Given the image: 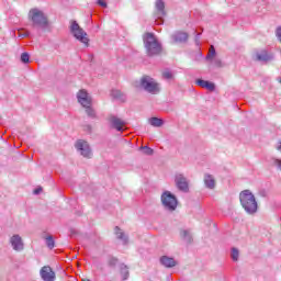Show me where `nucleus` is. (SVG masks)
I'll list each match as a JSON object with an SVG mask.
<instances>
[{
    "instance_id": "obj_1",
    "label": "nucleus",
    "mask_w": 281,
    "mask_h": 281,
    "mask_svg": "<svg viewBox=\"0 0 281 281\" xmlns=\"http://www.w3.org/2000/svg\"><path fill=\"white\" fill-rule=\"evenodd\" d=\"M136 89H142L146 91V93H150L151 95H157L161 91V86L157 82V80L148 75H144L139 81L135 82Z\"/></svg>"
},
{
    "instance_id": "obj_2",
    "label": "nucleus",
    "mask_w": 281,
    "mask_h": 281,
    "mask_svg": "<svg viewBox=\"0 0 281 281\" xmlns=\"http://www.w3.org/2000/svg\"><path fill=\"white\" fill-rule=\"evenodd\" d=\"M143 43L147 56H159L161 54V43L153 33H145L143 35Z\"/></svg>"
},
{
    "instance_id": "obj_3",
    "label": "nucleus",
    "mask_w": 281,
    "mask_h": 281,
    "mask_svg": "<svg viewBox=\"0 0 281 281\" xmlns=\"http://www.w3.org/2000/svg\"><path fill=\"white\" fill-rule=\"evenodd\" d=\"M239 201L241 207L248 214H256L258 212V202L256 195L250 190H244L239 193Z\"/></svg>"
},
{
    "instance_id": "obj_4",
    "label": "nucleus",
    "mask_w": 281,
    "mask_h": 281,
    "mask_svg": "<svg viewBox=\"0 0 281 281\" xmlns=\"http://www.w3.org/2000/svg\"><path fill=\"white\" fill-rule=\"evenodd\" d=\"M29 19L33 23V27H41V30H47L49 27V20L47 15L38 9H31L29 12Z\"/></svg>"
},
{
    "instance_id": "obj_5",
    "label": "nucleus",
    "mask_w": 281,
    "mask_h": 281,
    "mask_svg": "<svg viewBox=\"0 0 281 281\" xmlns=\"http://www.w3.org/2000/svg\"><path fill=\"white\" fill-rule=\"evenodd\" d=\"M70 33L79 43H82L86 47H89V36L85 29L80 27V24L76 21L70 22Z\"/></svg>"
},
{
    "instance_id": "obj_6",
    "label": "nucleus",
    "mask_w": 281,
    "mask_h": 281,
    "mask_svg": "<svg viewBox=\"0 0 281 281\" xmlns=\"http://www.w3.org/2000/svg\"><path fill=\"white\" fill-rule=\"evenodd\" d=\"M160 201L167 212H175V210H177V206L179 205L177 196L170 191H165L160 196Z\"/></svg>"
},
{
    "instance_id": "obj_7",
    "label": "nucleus",
    "mask_w": 281,
    "mask_h": 281,
    "mask_svg": "<svg viewBox=\"0 0 281 281\" xmlns=\"http://www.w3.org/2000/svg\"><path fill=\"white\" fill-rule=\"evenodd\" d=\"M175 186L177 190L180 192H184V194H188L190 192V180H188V177L181 172H177L175 175Z\"/></svg>"
},
{
    "instance_id": "obj_8",
    "label": "nucleus",
    "mask_w": 281,
    "mask_h": 281,
    "mask_svg": "<svg viewBox=\"0 0 281 281\" xmlns=\"http://www.w3.org/2000/svg\"><path fill=\"white\" fill-rule=\"evenodd\" d=\"M75 148L81 157H85L86 159H91L93 157V151H91V146H89V143L85 139H79L75 144Z\"/></svg>"
},
{
    "instance_id": "obj_9",
    "label": "nucleus",
    "mask_w": 281,
    "mask_h": 281,
    "mask_svg": "<svg viewBox=\"0 0 281 281\" xmlns=\"http://www.w3.org/2000/svg\"><path fill=\"white\" fill-rule=\"evenodd\" d=\"M77 101L79 104H81L83 108L93 105V98L86 89H81L77 92Z\"/></svg>"
},
{
    "instance_id": "obj_10",
    "label": "nucleus",
    "mask_w": 281,
    "mask_h": 281,
    "mask_svg": "<svg viewBox=\"0 0 281 281\" xmlns=\"http://www.w3.org/2000/svg\"><path fill=\"white\" fill-rule=\"evenodd\" d=\"M9 244L11 245L13 251H23L25 249V243L23 241V237L19 234H14L9 238Z\"/></svg>"
},
{
    "instance_id": "obj_11",
    "label": "nucleus",
    "mask_w": 281,
    "mask_h": 281,
    "mask_svg": "<svg viewBox=\"0 0 281 281\" xmlns=\"http://www.w3.org/2000/svg\"><path fill=\"white\" fill-rule=\"evenodd\" d=\"M40 276L44 281L56 280V272H54V270H52V267L49 266H44L40 271Z\"/></svg>"
},
{
    "instance_id": "obj_12",
    "label": "nucleus",
    "mask_w": 281,
    "mask_h": 281,
    "mask_svg": "<svg viewBox=\"0 0 281 281\" xmlns=\"http://www.w3.org/2000/svg\"><path fill=\"white\" fill-rule=\"evenodd\" d=\"M203 183L206 190H215L216 189V177L212 173H204Z\"/></svg>"
},
{
    "instance_id": "obj_13",
    "label": "nucleus",
    "mask_w": 281,
    "mask_h": 281,
    "mask_svg": "<svg viewBox=\"0 0 281 281\" xmlns=\"http://www.w3.org/2000/svg\"><path fill=\"white\" fill-rule=\"evenodd\" d=\"M189 37L190 35H188V33L183 31H177L173 34H171L172 43H188Z\"/></svg>"
},
{
    "instance_id": "obj_14",
    "label": "nucleus",
    "mask_w": 281,
    "mask_h": 281,
    "mask_svg": "<svg viewBox=\"0 0 281 281\" xmlns=\"http://www.w3.org/2000/svg\"><path fill=\"white\" fill-rule=\"evenodd\" d=\"M155 10L157 19H164L166 16V2L164 0H156Z\"/></svg>"
},
{
    "instance_id": "obj_15",
    "label": "nucleus",
    "mask_w": 281,
    "mask_h": 281,
    "mask_svg": "<svg viewBox=\"0 0 281 281\" xmlns=\"http://www.w3.org/2000/svg\"><path fill=\"white\" fill-rule=\"evenodd\" d=\"M159 262L166 269H172L173 267H177V260H175V258L169 256L160 257Z\"/></svg>"
},
{
    "instance_id": "obj_16",
    "label": "nucleus",
    "mask_w": 281,
    "mask_h": 281,
    "mask_svg": "<svg viewBox=\"0 0 281 281\" xmlns=\"http://www.w3.org/2000/svg\"><path fill=\"white\" fill-rule=\"evenodd\" d=\"M110 123L119 132L124 131V126L126 125V122L117 116H110Z\"/></svg>"
},
{
    "instance_id": "obj_17",
    "label": "nucleus",
    "mask_w": 281,
    "mask_h": 281,
    "mask_svg": "<svg viewBox=\"0 0 281 281\" xmlns=\"http://www.w3.org/2000/svg\"><path fill=\"white\" fill-rule=\"evenodd\" d=\"M114 234L117 240H121L123 245H128V235H126V233H124L120 226H115Z\"/></svg>"
},
{
    "instance_id": "obj_18",
    "label": "nucleus",
    "mask_w": 281,
    "mask_h": 281,
    "mask_svg": "<svg viewBox=\"0 0 281 281\" xmlns=\"http://www.w3.org/2000/svg\"><path fill=\"white\" fill-rule=\"evenodd\" d=\"M180 238L187 243V245H191V243L194 240L192 238V232L190 229H180Z\"/></svg>"
},
{
    "instance_id": "obj_19",
    "label": "nucleus",
    "mask_w": 281,
    "mask_h": 281,
    "mask_svg": "<svg viewBox=\"0 0 281 281\" xmlns=\"http://www.w3.org/2000/svg\"><path fill=\"white\" fill-rule=\"evenodd\" d=\"M195 82L199 87H202V89H207L209 91H214V89H216V85H214V82H210L203 79H198Z\"/></svg>"
},
{
    "instance_id": "obj_20",
    "label": "nucleus",
    "mask_w": 281,
    "mask_h": 281,
    "mask_svg": "<svg viewBox=\"0 0 281 281\" xmlns=\"http://www.w3.org/2000/svg\"><path fill=\"white\" fill-rule=\"evenodd\" d=\"M256 60H259L260 63H269L273 57L271 55H268L267 50H261L259 53H256Z\"/></svg>"
},
{
    "instance_id": "obj_21",
    "label": "nucleus",
    "mask_w": 281,
    "mask_h": 281,
    "mask_svg": "<svg viewBox=\"0 0 281 281\" xmlns=\"http://www.w3.org/2000/svg\"><path fill=\"white\" fill-rule=\"evenodd\" d=\"M86 114L90 120H98V112H95V109H93V105H86L83 106Z\"/></svg>"
},
{
    "instance_id": "obj_22",
    "label": "nucleus",
    "mask_w": 281,
    "mask_h": 281,
    "mask_svg": "<svg viewBox=\"0 0 281 281\" xmlns=\"http://www.w3.org/2000/svg\"><path fill=\"white\" fill-rule=\"evenodd\" d=\"M148 124H150V126H154L155 128H161V125L164 124V120L157 116H154L148 119Z\"/></svg>"
},
{
    "instance_id": "obj_23",
    "label": "nucleus",
    "mask_w": 281,
    "mask_h": 281,
    "mask_svg": "<svg viewBox=\"0 0 281 281\" xmlns=\"http://www.w3.org/2000/svg\"><path fill=\"white\" fill-rule=\"evenodd\" d=\"M120 273H121L123 280H128V278L131 276V272L128 271V266L122 263L120 266Z\"/></svg>"
},
{
    "instance_id": "obj_24",
    "label": "nucleus",
    "mask_w": 281,
    "mask_h": 281,
    "mask_svg": "<svg viewBox=\"0 0 281 281\" xmlns=\"http://www.w3.org/2000/svg\"><path fill=\"white\" fill-rule=\"evenodd\" d=\"M112 98H115V100H121V102H126V94L120 90H112Z\"/></svg>"
},
{
    "instance_id": "obj_25",
    "label": "nucleus",
    "mask_w": 281,
    "mask_h": 281,
    "mask_svg": "<svg viewBox=\"0 0 281 281\" xmlns=\"http://www.w3.org/2000/svg\"><path fill=\"white\" fill-rule=\"evenodd\" d=\"M214 58H216V48H214V45H211L209 54L205 57V60H214Z\"/></svg>"
},
{
    "instance_id": "obj_26",
    "label": "nucleus",
    "mask_w": 281,
    "mask_h": 281,
    "mask_svg": "<svg viewBox=\"0 0 281 281\" xmlns=\"http://www.w3.org/2000/svg\"><path fill=\"white\" fill-rule=\"evenodd\" d=\"M45 241L46 247H48V249H54V247L56 246V241H54V236L52 235L46 236Z\"/></svg>"
},
{
    "instance_id": "obj_27",
    "label": "nucleus",
    "mask_w": 281,
    "mask_h": 281,
    "mask_svg": "<svg viewBox=\"0 0 281 281\" xmlns=\"http://www.w3.org/2000/svg\"><path fill=\"white\" fill-rule=\"evenodd\" d=\"M162 78L164 80H175V75L170 70H164Z\"/></svg>"
},
{
    "instance_id": "obj_28",
    "label": "nucleus",
    "mask_w": 281,
    "mask_h": 281,
    "mask_svg": "<svg viewBox=\"0 0 281 281\" xmlns=\"http://www.w3.org/2000/svg\"><path fill=\"white\" fill-rule=\"evenodd\" d=\"M210 63H213L214 67L221 69L223 67V60L218 57L213 58Z\"/></svg>"
},
{
    "instance_id": "obj_29",
    "label": "nucleus",
    "mask_w": 281,
    "mask_h": 281,
    "mask_svg": "<svg viewBox=\"0 0 281 281\" xmlns=\"http://www.w3.org/2000/svg\"><path fill=\"white\" fill-rule=\"evenodd\" d=\"M231 256H232V259L234 260V262H238V256H240V254L237 248L232 249Z\"/></svg>"
},
{
    "instance_id": "obj_30",
    "label": "nucleus",
    "mask_w": 281,
    "mask_h": 281,
    "mask_svg": "<svg viewBox=\"0 0 281 281\" xmlns=\"http://www.w3.org/2000/svg\"><path fill=\"white\" fill-rule=\"evenodd\" d=\"M21 63H24V65H27V63H30V54L22 53V55H21Z\"/></svg>"
},
{
    "instance_id": "obj_31",
    "label": "nucleus",
    "mask_w": 281,
    "mask_h": 281,
    "mask_svg": "<svg viewBox=\"0 0 281 281\" xmlns=\"http://www.w3.org/2000/svg\"><path fill=\"white\" fill-rule=\"evenodd\" d=\"M142 150H144V155H153V153H155L153 150V148L148 147V146H144V147H140Z\"/></svg>"
},
{
    "instance_id": "obj_32",
    "label": "nucleus",
    "mask_w": 281,
    "mask_h": 281,
    "mask_svg": "<svg viewBox=\"0 0 281 281\" xmlns=\"http://www.w3.org/2000/svg\"><path fill=\"white\" fill-rule=\"evenodd\" d=\"M273 165L277 166V168H279V170H281V160L276 158L273 159Z\"/></svg>"
},
{
    "instance_id": "obj_33",
    "label": "nucleus",
    "mask_w": 281,
    "mask_h": 281,
    "mask_svg": "<svg viewBox=\"0 0 281 281\" xmlns=\"http://www.w3.org/2000/svg\"><path fill=\"white\" fill-rule=\"evenodd\" d=\"M98 5H101V8H108V4L104 0H97Z\"/></svg>"
},
{
    "instance_id": "obj_34",
    "label": "nucleus",
    "mask_w": 281,
    "mask_h": 281,
    "mask_svg": "<svg viewBox=\"0 0 281 281\" xmlns=\"http://www.w3.org/2000/svg\"><path fill=\"white\" fill-rule=\"evenodd\" d=\"M277 38L280 41L281 43V27L277 29Z\"/></svg>"
},
{
    "instance_id": "obj_35",
    "label": "nucleus",
    "mask_w": 281,
    "mask_h": 281,
    "mask_svg": "<svg viewBox=\"0 0 281 281\" xmlns=\"http://www.w3.org/2000/svg\"><path fill=\"white\" fill-rule=\"evenodd\" d=\"M26 36H30V32L19 34L20 38H26Z\"/></svg>"
},
{
    "instance_id": "obj_36",
    "label": "nucleus",
    "mask_w": 281,
    "mask_h": 281,
    "mask_svg": "<svg viewBox=\"0 0 281 281\" xmlns=\"http://www.w3.org/2000/svg\"><path fill=\"white\" fill-rule=\"evenodd\" d=\"M43 192V188H37V189H35L34 191H33V194H40V193H42Z\"/></svg>"
},
{
    "instance_id": "obj_37",
    "label": "nucleus",
    "mask_w": 281,
    "mask_h": 281,
    "mask_svg": "<svg viewBox=\"0 0 281 281\" xmlns=\"http://www.w3.org/2000/svg\"><path fill=\"white\" fill-rule=\"evenodd\" d=\"M280 145L277 147V150L281 151V142L279 143Z\"/></svg>"
}]
</instances>
